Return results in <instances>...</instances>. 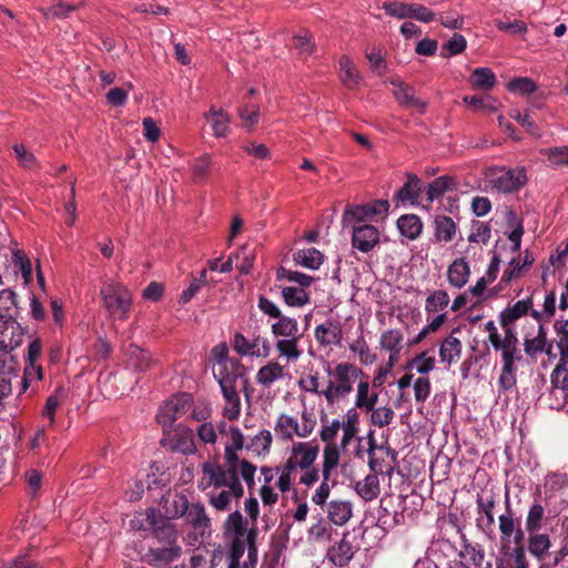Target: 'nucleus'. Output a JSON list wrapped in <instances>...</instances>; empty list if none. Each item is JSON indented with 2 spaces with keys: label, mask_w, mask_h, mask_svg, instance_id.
<instances>
[{
  "label": "nucleus",
  "mask_w": 568,
  "mask_h": 568,
  "mask_svg": "<svg viewBox=\"0 0 568 568\" xmlns=\"http://www.w3.org/2000/svg\"><path fill=\"white\" fill-rule=\"evenodd\" d=\"M392 84L394 85L393 94L396 101L404 108L415 109L420 114L425 113L427 108V102L420 100L415 95V90L408 84H405L400 81L393 80Z\"/></svg>",
  "instance_id": "4be33fe9"
},
{
  "label": "nucleus",
  "mask_w": 568,
  "mask_h": 568,
  "mask_svg": "<svg viewBox=\"0 0 568 568\" xmlns=\"http://www.w3.org/2000/svg\"><path fill=\"white\" fill-rule=\"evenodd\" d=\"M535 262L534 254L526 250L523 255L513 257L507 264L500 278V284H509L510 282L523 277Z\"/></svg>",
  "instance_id": "aec40b11"
},
{
  "label": "nucleus",
  "mask_w": 568,
  "mask_h": 568,
  "mask_svg": "<svg viewBox=\"0 0 568 568\" xmlns=\"http://www.w3.org/2000/svg\"><path fill=\"white\" fill-rule=\"evenodd\" d=\"M551 547V540L547 534L529 532L528 551L537 560H544Z\"/></svg>",
  "instance_id": "4c0bfd02"
},
{
  "label": "nucleus",
  "mask_w": 568,
  "mask_h": 568,
  "mask_svg": "<svg viewBox=\"0 0 568 568\" xmlns=\"http://www.w3.org/2000/svg\"><path fill=\"white\" fill-rule=\"evenodd\" d=\"M12 263L21 272L24 284H29L32 281V266L27 254L22 250H13Z\"/></svg>",
  "instance_id": "13d9d810"
},
{
  "label": "nucleus",
  "mask_w": 568,
  "mask_h": 568,
  "mask_svg": "<svg viewBox=\"0 0 568 568\" xmlns=\"http://www.w3.org/2000/svg\"><path fill=\"white\" fill-rule=\"evenodd\" d=\"M554 166H568V145L541 150Z\"/></svg>",
  "instance_id": "69168bd1"
},
{
  "label": "nucleus",
  "mask_w": 568,
  "mask_h": 568,
  "mask_svg": "<svg viewBox=\"0 0 568 568\" xmlns=\"http://www.w3.org/2000/svg\"><path fill=\"white\" fill-rule=\"evenodd\" d=\"M297 385L302 392L324 397L325 386L321 383V374L318 371L310 369L307 374L300 377Z\"/></svg>",
  "instance_id": "c03bdc74"
},
{
  "label": "nucleus",
  "mask_w": 568,
  "mask_h": 568,
  "mask_svg": "<svg viewBox=\"0 0 568 568\" xmlns=\"http://www.w3.org/2000/svg\"><path fill=\"white\" fill-rule=\"evenodd\" d=\"M181 554L182 549L178 544L163 545L162 547L151 549L152 557L161 562H171L178 559Z\"/></svg>",
  "instance_id": "680f3d73"
},
{
  "label": "nucleus",
  "mask_w": 568,
  "mask_h": 568,
  "mask_svg": "<svg viewBox=\"0 0 568 568\" xmlns=\"http://www.w3.org/2000/svg\"><path fill=\"white\" fill-rule=\"evenodd\" d=\"M449 295L445 290L432 292L425 301V312L427 314L444 311L449 304Z\"/></svg>",
  "instance_id": "6e6d98bb"
},
{
  "label": "nucleus",
  "mask_w": 568,
  "mask_h": 568,
  "mask_svg": "<svg viewBox=\"0 0 568 568\" xmlns=\"http://www.w3.org/2000/svg\"><path fill=\"white\" fill-rule=\"evenodd\" d=\"M230 443L224 448V464L206 460L201 465V476L197 489L205 494L209 505L216 511H229L232 500L244 496V486L255 485L256 466L240 458L239 450L244 447V436L237 426H230L227 430Z\"/></svg>",
  "instance_id": "f257e3e1"
},
{
  "label": "nucleus",
  "mask_w": 568,
  "mask_h": 568,
  "mask_svg": "<svg viewBox=\"0 0 568 568\" xmlns=\"http://www.w3.org/2000/svg\"><path fill=\"white\" fill-rule=\"evenodd\" d=\"M327 519L336 525H346L353 516V506L348 500L333 499L327 504Z\"/></svg>",
  "instance_id": "2f4dec72"
},
{
  "label": "nucleus",
  "mask_w": 568,
  "mask_h": 568,
  "mask_svg": "<svg viewBox=\"0 0 568 568\" xmlns=\"http://www.w3.org/2000/svg\"><path fill=\"white\" fill-rule=\"evenodd\" d=\"M532 296L534 294L504 308L498 317L500 326L515 328L514 325L519 318L527 315L529 312L531 313L534 306Z\"/></svg>",
  "instance_id": "412c9836"
},
{
  "label": "nucleus",
  "mask_w": 568,
  "mask_h": 568,
  "mask_svg": "<svg viewBox=\"0 0 568 568\" xmlns=\"http://www.w3.org/2000/svg\"><path fill=\"white\" fill-rule=\"evenodd\" d=\"M338 79L348 90L357 89L363 81L358 68L347 54L338 59Z\"/></svg>",
  "instance_id": "5701e85b"
},
{
  "label": "nucleus",
  "mask_w": 568,
  "mask_h": 568,
  "mask_svg": "<svg viewBox=\"0 0 568 568\" xmlns=\"http://www.w3.org/2000/svg\"><path fill=\"white\" fill-rule=\"evenodd\" d=\"M17 295L11 290L0 292V321H17Z\"/></svg>",
  "instance_id": "79ce46f5"
},
{
  "label": "nucleus",
  "mask_w": 568,
  "mask_h": 568,
  "mask_svg": "<svg viewBox=\"0 0 568 568\" xmlns=\"http://www.w3.org/2000/svg\"><path fill=\"white\" fill-rule=\"evenodd\" d=\"M397 227L403 236L414 241L422 234L423 222L415 214H404L397 220Z\"/></svg>",
  "instance_id": "e433bc0d"
},
{
  "label": "nucleus",
  "mask_w": 568,
  "mask_h": 568,
  "mask_svg": "<svg viewBox=\"0 0 568 568\" xmlns=\"http://www.w3.org/2000/svg\"><path fill=\"white\" fill-rule=\"evenodd\" d=\"M128 356L130 365L140 372L150 369L155 363L149 352L134 344L129 345Z\"/></svg>",
  "instance_id": "ea45409f"
},
{
  "label": "nucleus",
  "mask_w": 568,
  "mask_h": 568,
  "mask_svg": "<svg viewBox=\"0 0 568 568\" xmlns=\"http://www.w3.org/2000/svg\"><path fill=\"white\" fill-rule=\"evenodd\" d=\"M193 403L190 394L182 393L171 397L158 412L156 420L163 427L164 432L173 423L187 413Z\"/></svg>",
  "instance_id": "ddd939ff"
},
{
  "label": "nucleus",
  "mask_w": 568,
  "mask_h": 568,
  "mask_svg": "<svg viewBox=\"0 0 568 568\" xmlns=\"http://www.w3.org/2000/svg\"><path fill=\"white\" fill-rule=\"evenodd\" d=\"M287 376L285 367L276 361L263 365L256 373L255 381L263 388H271L276 382Z\"/></svg>",
  "instance_id": "a878e982"
},
{
  "label": "nucleus",
  "mask_w": 568,
  "mask_h": 568,
  "mask_svg": "<svg viewBox=\"0 0 568 568\" xmlns=\"http://www.w3.org/2000/svg\"><path fill=\"white\" fill-rule=\"evenodd\" d=\"M498 529L500 534L501 551L504 555H509L511 551V542L515 544V547H524L523 541L525 532L521 528L520 518L516 517V514L511 508L508 493L505 498V511L498 516Z\"/></svg>",
  "instance_id": "6e6552de"
},
{
  "label": "nucleus",
  "mask_w": 568,
  "mask_h": 568,
  "mask_svg": "<svg viewBox=\"0 0 568 568\" xmlns=\"http://www.w3.org/2000/svg\"><path fill=\"white\" fill-rule=\"evenodd\" d=\"M352 246L362 253L372 252L379 244L381 232L371 224H353Z\"/></svg>",
  "instance_id": "dca6fc26"
},
{
  "label": "nucleus",
  "mask_w": 568,
  "mask_h": 568,
  "mask_svg": "<svg viewBox=\"0 0 568 568\" xmlns=\"http://www.w3.org/2000/svg\"><path fill=\"white\" fill-rule=\"evenodd\" d=\"M314 336L316 342L322 347H331L333 345H339L343 338L342 328L337 323L327 321L320 324L314 329Z\"/></svg>",
  "instance_id": "393cba45"
},
{
  "label": "nucleus",
  "mask_w": 568,
  "mask_h": 568,
  "mask_svg": "<svg viewBox=\"0 0 568 568\" xmlns=\"http://www.w3.org/2000/svg\"><path fill=\"white\" fill-rule=\"evenodd\" d=\"M355 490L365 501H371L379 495V479L375 474H368L355 484Z\"/></svg>",
  "instance_id": "a19ab883"
},
{
  "label": "nucleus",
  "mask_w": 568,
  "mask_h": 568,
  "mask_svg": "<svg viewBox=\"0 0 568 568\" xmlns=\"http://www.w3.org/2000/svg\"><path fill=\"white\" fill-rule=\"evenodd\" d=\"M320 455V445L316 440L293 442L287 449L285 464L294 471L301 470L298 483L312 487L320 480V468L314 463Z\"/></svg>",
  "instance_id": "20e7f679"
},
{
  "label": "nucleus",
  "mask_w": 568,
  "mask_h": 568,
  "mask_svg": "<svg viewBox=\"0 0 568 568\" xmlns=\"http://www.w3.org/2000/svg\"><path fill=\"white\" fill-rule=\"evenodd\" d=\"M223 528L224 534L227 536H246V540L251 541V534H246L245 520L239 510H235L227 516Z\"/></svg>",
  "instance_id": "a18cd8bd"
},
{
  "label": "nucleus",
  "mask_w": 568,
  "mask_h": 568,
  "mask_svg": "<svg viewBox=\"0 0 568 568\" xmlns=\"http://www.w3.org/2000/svg\"><path fill=\"white\" fill-rule=\"evenodd\" d=\"M418 196L419 179L416 175L410 174L408 175L406 183L395 194V199L402 203L409 202L414 204Z\"/></svg>",
  "instance_id": "8fccbe9b"
},
{
  "label": "nucleus",
  "mask_w": 568,
  "mask_h": 568,
  "mask_svg": "<svg viewBox=\"0 0 568 568\" xmlns=\"http://www.w3.org/2000/svg\"><path fill=\"white\" fill-rule=\"evenodd\" d=\"M379 348L388 353V359L392 364H397L404 348V334L398 328H388L381 333Z\"/></svg>",
  "instance_id": "6ab92c4d"
},
{
  "label": "nucleus",
  "mask_w": 568,
  "mask_h": 568,
  "mask_svg": "<svg viewBox=\"0 0 568 568\" xmlns=\"http://www.w3.org/2000/svg\"><path fill=\"white\" fill-rule=\"evenodd\" d=\"M171 449L183 455H193L196 453L194 435L191 428L178 425L174 435L170 438Z\"/></svg>",
  "instance_id": "b1692460"
},
{
  "label": "nucleus",
  "mask_w": 568,
  "mask_h": 568,
  "mask_svg": "<svg viewBox=\"0 0 568 568\" xmlns=\"http://www.w3.org/2000/svg\"><path fill=\"white\" fill-rule=\"evenodd\" d=\"M355 408L373 410L378 400V394L371 390L368 377L365 375L356 382Z\"/></svg>",
  "instance_id": "c85d7f7f"
},
{
  "label": "nucleus",
  "mask_w": 568,
  "mask_h": 568,
  "mask_svg": "<svg viewBox=\"0 0 568 568\" xmlns=\"http://www.w3.org/2000/svg\"><path fill=\"white\" fill-rule=\"evenodd\" d=\"M369 412L372 413L371 423L378 428L388 426L395 416L394 410L389 406L374 407L373 410Z\"/></svg>",
  "instance_id": "0e129e2a"
},
{
  "label": "nucleus",
  "mask_w": 568,
  "mask_h": 568,
  "mask_svg": "<svg viewBox=\"0 0 568 568\" xmlns=\"http://www.w3.org/2000/svg\"><path fill=\"white\" fill-rule=\"evenodd\" d=\"M463 344L462 341L454 335V333L446 336L439 345L440 363L446 367L457 363L462 356Z\"/></svg>",
  "instance_id": "c756f323"
},
{
  "label": "nucleus",
  "mask_w": 568,
  "mask_h": 568,
  "mask_svg": "<svg viewBox=\"0 0 568 568\" xmlns=\"http://www.w3.org/2000/svg\"><path fill=\"white\" fill-rule=\"evenodd\" d=\"M348 348L358 356V361L362 365H372L377 359V355L372 352L363 334L349 343Z\"/></svg>",
  "instance_id": "09e8293b"
},
{
  "label": "nucleus",
  "mask_w": 568,
  "mask_h": 568,
  "mask_svg": "<svg viewBox=\"0 0 568 568\" xmlns=\"http://www.w3.org/2000/svg\"><path fill=\"white\" fill-rule=\"evenodd\" d=\"M491 236L490 226L485 223L477 221L473 223L470 234L468 235L469 243L487 244Z\"/></svg>",
  "instance_id": "e2e57ef3"
},
{
  "label": "nucleus",
  "mask_w": 568,
  "mask_h": 568,
  "mask_svg": "<svg viewBox=\"0 0 568 568\" xmlns=\"http://www.w3.org/2000/svg\"><path fill=\"white\" fill-rule=\"evenodd\" d=\"M169 511L173 518L184 519L192 530L190 537L194 541H203L211 536V518L202 501L191 503L185 494L178 493L172 498Z\"/></svg>",
  "instance_id": "7ed1b4c3"
},
{
  "label": "nucleus",
  "mask_w": 568,
  "mask_h": 568,
  "mask_svg": "<svg viewBox=\"0 0 568 568\" xmlns=\"http://www.w3.org/2000/svg\"><path fill=\"white\" fill-rule=\"evenodd\" d=\"M282 297L285 304L292 307H302L310 303V295L304 288L284 287L282 290Z\"/></svg>",
  "instance_id": "5fc2aeb1"
},
{
  "label": "nucleus",
  "mask_w": 568,
  "mask_h": 568,
  "mask_svg": "<svg viewBox=\"0 0 568 568\" xmlns=\"http://www.w3.org/2000/svg\"><path fill=\"white\" fill-rule=\"evenodd\" d=\"M358 422L359 415L355 408H349L343 416V420H341V429L343 432V436L341 439V447L343 449L347 448L351 442L355 438L358 433Z\"/></svg>",
  "instance_id": "c9c22d12"
},
{
  "label": "nucleus",
  "mask_w": 568,
  "mask_h": 568,
  "mask_svg": "<svg viewBox=\"0 0 568 568\" xmlns=\"http://www.w3.org/2000/svg\"><path fill=\"white\" fill-rule=\"evenodd\" d=\"M527 176L524 168L500 169L496 172L493 184L498 191L510 193L520 189L526 183Z\"/></svg>",
  "instance_id": "f3484780"
},
{
  "label": "nucleus",
  "mask_w": 568,
  "mask_h": 568,
  "mask_svg": "<svg viewBox=\"0 0 568 568\" xmlns=\"http://www.w3.org/2000/svg\"><path fill=\"white\" fill-rule=\"evenodd\" d=\"M236 260V267L243 274H248L253 267L255 260V248L248 245L242 246L234 255Z\"/></svg>",
  "instance_id": "4d7b16f0"
},
{
  "label": "nucleus",
  "mask_w": 568,
  "mask_h": 568,
  "mask_svg": "<svg viewBox=\"0 0 568 568\" xmlns=\"http://www.w3.org/2000/svg\"><path fill=\"white\" fill-rule=\"evenodd\" d=\"M322 427L320 430V438L326 444H334L333 440L336 438L341 429V420L335 418L328 422L326 414L321 415Z\"/></svg>",
  "instance_id": "bf43d9fd"
},
{
  "label": "nucleus",
  "mask_w": 568,
  "mask_h": 568,
  "mask_svg": "<svg viewBox=\"0 0 568 568\" xmlns=\"http://www.w3.org/2000/svg\"><path fill=\"white\" fill-rule=\"evenodd\" d=\"M496 75L489 68H477L470 77L469 83L474 89L488 91L496 84Z\"/></svg>",
  "instance_id": "37998d69"
},
{
  "label": "nucleus",
  "mask_w": 568,
  "mask_h": 568,
  "mask_svg": "<svg viewBox=\"0 0 568 568\" xmlns=\"http://www.w3.org/2000/svg\"><path fill=\"white\" fill-rule=\"evenodd\" d=\"M302 432L300 420L296 416L282 413L276 417L274 434L277 439L293 444L295 437L306 438L305 435H302Z\"/></svg>",
  "instance_id": "a211bd4d"
},
{
  "label": "nucleus",
  "mask_w": 568,
  "mask_h": 568,
  "mask_svg": "<svg viewBox=\"0 0 568 568\" xmlns=\"http://www.w3.org/2000/svg\"><path fill=\"white\" fill-rule=\"evenodd\" d=\"M339 448L336 444H326L323 449V462L322 469H320V476L325 477V479H329L333 471L337 468L339 464Z\"/></svg>",
  "instance_id": "58836bf2"
},
{
  "label": "nucleus",
  "mask_w": 568,
  "mask_h": 568,
  "mask_svg": "<svg viewBox=\"0 0 568 568\" xmlns=\"http://www.w3.org/2000/svg\"><path fill=\"white\" fill-rule=\"evenodd\" d=\"M224 399L222 415L229 420H236L241 415L242 404L236 388V374H222L215 376Z\"/></svg>",
  "instance_id": "9b49d317"
},
{
  "label": "nucleus",
  "mask_w": 568,
  "mask_h": 568,
  "mask_svg": "<svg viewBox=\"0 0 568 568\" xmlns=\"http://www.w3.org/2000/svg\"><path fill=\"white\" fill-rule=\"evenodd\" d=\"M544 515L545 510L542 505L537 503L531 505L526 517V530L528 532L538 531L540 529Z\"/></svg>",
  "instance_id": "774afa93"
},
{
  "label": "nucleus",
  "mask_w": 568,
  "mask_h": 568,
  "mask_svg": "<svg viewBox=\"0 0 568 568\" xmlns=\"http://www.w3.org/2000/svg\"><path fill=\"white\" fill-rule=\"evenodd\" d=\"M212 168V160L209 154H202L191 163V176L195 183H201L207 179Z\"/></svg>",
  "instance_id": "603ef678"
},
{
  "label": "nucleus",
  "mask_w": 568,
  "mask_h": 568,
  "mask_svg": "<svg viewBox=\"0 0 568 568\" xmlns=\"http://www.w3.org/2000/svg\"><path fill=\"white\" fill-rule=\"evenodd\" d=\"M234 349L241 356L267 357L271 352V344L266 337L253 334L251 337L242 333L234 335Z\"/></svg>",
  "instance_id": "2eb2a0df"
},
{
  "label": "nucleus",
  "mask_w": 568,
  "mask_h": 568,
  "mask_svg": "<svg viewBox=\"0 0 568 568\" xmlns=\"http://www.w3.org/2000/svg\"><path fill=\"white\" fill-rule=\"evenodd\" d=\"M354 551L353 546L349 540H347L346 535L327 550L328 560L337 566L344 567L348 565V562L353 559Z\"/></svg>",
  "instance_id": "f704fd0d"
},
{
  "label": "nucleus",
  "mask_w": 568,
  "mask_h": 568,
  "mask_svg": "<svg viewBox=\"0 0 568 568\" xmlns=\"http://www.w3.org/2000/svg\"><path fill=\"white\" fill-rule=\"evenodd\" d=\"M470 277V266L465 257L455 258L447 267V282L454 288L464 287Z\"/></svg>",
  "instance_id": "bb28decb"
},
{
  "label": "nucleus",
  "mask_w": 568,
  "mask_h": 568,
  "mask_svg": "<svg viewBox=\"0 0 568 568\" xmlns=\"http://www.w3.org/2000/svg\"><path fill=\"white\" fill-rule=\"evenodd\" d=\"M271 332L276 339L275 348L280 357L296 362L302 356L303 351L298 346L302 333L295 318L282 315L271 325Z\"/></svg>",
  "instance_id": "39448f33"
},
{
  "label": "nucleus",
  "mask_w": 568,
  "mask_h": 568,
  "mask_svg": "<svg viewBox=\"0 0 568 568\" xmlns=\"http://www.w3.org/2000/svg\"><path fill=\"white\" fill-rule=\"evenodd\" d=\"M205 121L210 124L213 135L216 138H224L230 132V115L221 108L211 106L204 113Z\"/></svg>",
  "instance_id": "7c9ffc66"
},
{
  "label": "nucleus",
  "mask_w": 568,
  "mask_h": 568,
  "mask_svg": "<svg viewBox=\"0 0 568 568\" xmlns=\"http://www.w3.org/2000/svg\"><path fill=\"white\" fill-rule=\"evenodd\" d=\"M524 351L526 355L532 359L542 352H545L549 357L555 356L552 354V344L548 343L546 329L542 325H539L536 336L525 338Z\"/></svg>",
  "instance_id": "cd10ccee"
},
{
  "label": "nucleus",
  "mask_w": 568,
  "mask_h": 568,
  "mask_svg": "<svg viewBox=\"0 0 568 568\" xmlns=\"http://www.w3.org/2000/svg\"><path fill=\"white\" fill-rule=\"evenodd\" d=\"M294 261L306 268L317 270L323 264L324 255L318 250L308 247L295 252Z\"/></svg>",
  "instance_id": "49530a36"
},
{
  "label": "nucleus",
  "mask_w": 568,
  "mask_h": 568,
  "mask_svg": "<svg viewBox=\"0 0 568 568\" xmlns=\"http://www.w3.org/2000/svg\"><path fill=\"white\" fill-rule=\"evenodd\" d=\"M457 182L449 175H442L432 181L427 187V199L429 202L440 197L445 192L456 189Z\"/></svg>",
  "instance_id": "de8ad7c7"
},
{
  "label": "nucleus",
  "mask_w": 568,
  "mask_h": 568,
  "mask_svg": "<svg viewBox=\"0 0 568 568\" xmlns=\"http://www.w3.org/2000/svg\"><path fill=\"white\" fill-rule=\"evenodd\" d=\"M503 334H500L497 329V326L494 321H488L485 324V331L488 333V342L491 344L495 351L503 348L514 341H518L517 333L515 328L501 327Z\"/></svg>",
  "instance_id": "72a5a7b5"
},
{
  "label": "nucleus",
  "mask_w": 568,
  "mask_h": 568,
  "mask_svg": "<svg viewBox=\"0 0 568 568\" xmlns=\"http://www.w3.org/2000/svg\"><path fill=\"white\" fill-rule=\"evenodd\" d=\"M327 383L324 399L328 407H338L355 389L356 382L365 376L362 368L349 362H339L325 368Z\"/></svg>",
  "instance_id": "f03ea898"
},
{
  "label": "nucleus",
  "mask_w": 568,
  "mask_h": 568,
  "mask_svg": "<svg viewBox=\"0 0 568 568\" xmlns=\"http://www.w3.org/2000/svg\"><path fill=\"white\" fill-rule=\"evenodd\" d=\"M388 210L389 203L387 200H375L366 204L348 205L344 210L342 223L344 227H349L353 224L375 221L378 216H387Z\"/></svg>",
  "instance_id": "9d476101"
},
{
  "label": "nucleus",
  "mask_w": 568,
  "mask_h": 568,
  "mask_svg": "<svg viewBox=\"0 0 568 568\" xmlns=\"http://www.w3.org/2000/svg\"><path fill=\"white\" fill-rule=\"evenodd\" d=\"M332 527L322 517L318 516L317 520L307 529V538L314 542L328 541L332 538Z\"/></svg>",
  "instance_id": "864d4df0"
},
{
  "label": "nucleus",
  "mask_w": 568,
  "mask_h": 568,
  "mask_svg": "<svg viewBox=\"0 0 568 568\" xmlns=\"http://www.w3.org/2000/svg\"><path fill=\"white\" fill-rule=\"evenodd\" d=\"M463 102L471 108L474 111L484 112L487 114L498 111L499 104L496 99L487 97H464Z\"/></svg>",
  "instance_id": "3c124183"
},
{
  "label": "nucleus",
  "mask_w": 568,
  "mask_h": 568,
  "mask_svg": "<svg viewBox=\"0 0 568 568\" xmlns=\"http://www.w3.org/2000/svg\"><path fill=\"white\" fill-rule=\"evenodd\" d=\"M24 329L18 321H0V356L9 357L8 371H13L16 362L11 352L23 343Z\"/></svg>",
  "instance_id": "f8f14e48"
},
{
  "label": "nucleus",
  "mask_w": 568,
  "mask_h": 568,
  "mask_svg": "<svg viewBox=\"0 0 568 568\" xmlns=\"http://www.w3.org/2000/svg\"><path fill=\"white\" fill-rule=\"evenodd\" d=\"M146 521L154 538L162 545H173L178 540L175 526L169 521L158 509H146Z\"/></svg>",
  "instance_id": "4468645a"
},
{
  "label": "nucleus",
  "mask_w": 568,
  "mask_h": 568,
  "mask_svg": "<svg viewBox=\"0 0 568 568\" xmlns=\"http://www.w3.org/2000/svg\"><path fill=\"white\" fill-rule=\"evenodd\" d=\"M556 347L559 352V362L551 373V384L561 393L568 388V321H556Z\"/></svg>",
  "instance_id": "1a4fd4ad"
},
{
  "label": "nucleus",
  "mask_w": 568,
  "mask_h": 568,
  "mask_svg": "<svg viewBox=\"0 0 568 568\" xmlns=\"http://www.w3.org/2000/svg\"><path fill=\"white\" fill-rule=\"evenodd\" d=\"M103 307L116 320L125 321L132 305L131 292L121 283L109 281L100 288Z\"/></svg>",
  "instance_id": "423d86ee"
},
{
  "label": "nucleus",
  "mask_w": 568,
  "mask_h": 568,
  "mask_svg": "<svg viewBox=\"0 0 568 568\" xmlns=\"http://www.w3.org/2000/svg\"><path fill=\"white\" fill-rule=\"evenodd\" d=\"M458 231L457 224L450 216L437 214L434 217V239L438 243L452 242Z\"/></svg>",
  "instance_id": "473e14b6"
},
{
  "label": "nucleus",
  "mask_w": 568,
  "mask_h": 568,
  "mask_svg": "<svg viewBox=\"0 0 568 568\" xmlns=\"http://www.w3.org/2000/svg\"><path fill=\"white\" fill-rule=\"evenodd\" d=\"M500 354V371L497 381L498 392L508 393L517 386L518 364L524 359L519 341L497 349Z\"/></svg>",
  "instance_id": "0eeeda50"
},
{
  "label": "nucleus",
  "mask_w": 568,
  "mask_h": 568,
  "mask_svg": "<svg viewBox=\"0 0 568 568\" xmlns=\"http://www.w3.org/2000/svg\"><path fill=\"white\" fill-rule=\"evenodd\" d=\"M12 150L19 161V165L24 169H36L38 166V161L36 155L30 152L24 144L16 143L12 146Z\"/></svg>",
  "instance_id": "338daca9"
},
{
  "label": "nucleus",
  "mask_w": 568,
  "mask_h": 568,
  "mask_svg": "<svg viewBox=\"0 0 568 568\" xmlns=\"http://www.w3.org/2000/svg\"><path fill=\"white\" fill-rule=\"evenodd\" d=\"M459 557L466 559L474 567L480 568L485 559V551L480 547L473 546L465 540L459 550Z\"/></svg>",
  "instance_id": "052dcab7"
}]
</instances>
